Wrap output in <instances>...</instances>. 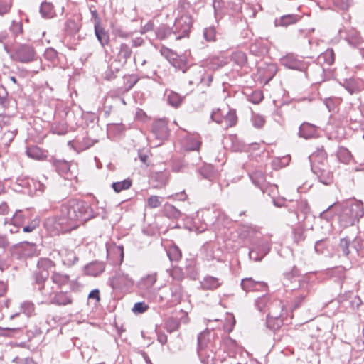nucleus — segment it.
<instances>
[{
	"instance_id": "1",
	"label": "nucleus",
	"mask_w": 364,
	"mask_h": 364,
	"mask_svg": "<svg viewBox=\"0 0 364 364\" xmlns=\"http://www.w3.org/2000/svg\"><path fill=\"white\" fill-rule=\"evenodd\" d=\"M94 216L92 209L87 203L71 199L61 205L58 215L47 218L44 226L51 234L58 235L75 229Z\"/></svg>"
},
{
	"instance_id": "2",
	"label": "nucleus",
	"mask_w": 364,
	"mask_h": 364,
	"mask_svg": "<svg viewBox=\"0 0 364 364\" xmlns=\"http://www.w3.org/2000/svg\"><path fill=\"white\" fill-rule=\"evenodd\" d=\"M191 26V16L190 14L185 13L176 19L171 29L166 26H161L157 31V36L159 38H164L173 33L176 35V39L179 40L188 36Z\"/></svg>"
},
{
	"instance_id": "3",
	"label": "nucleus",
	"mask_w": 364,
	"mask_h": 364,
	"mask_svg": "<svg viewBox=\"0 0 364 364\" xmlns=\"http://www.w3.org/2000/svg\"><path fill=\"white\" fill-rule=\"evenodd\" d=\"M187 79L191 85L198 86L204 85L209 86L213 80V75L209 74L207 79L205 78V70L202 66L194 65L186 70Z\"/></svg>"
},
{
	"instance_id": "4",
	"label": "nucleus",
	"mask_w": 364,
	"mask_h": 364,
	"mask_svg": "<svg viewBox=\"0 0 364 364\" xmlns=\"http://www.w3.org/2000/svg\"><path fill=\"white\" fill-rule=\"evenodd\" d=\"M35 284L43 298L42 303L48 304L53 296L55 290L50 281L47 278V274L44 273L35 279Z\"/></svg>"
},
{
	"instance_id": "5",
	"label": "nucleus",
	"mask_w": 364,
	"mask_h": 364,
	"mask_svg": "<svg viewBox=\"0 0 364 364\" xmlns=\"http://www.w3.org/2000/svg\"><path fill=\"white\" fill-rule=\"evenodd\" d=\"M9 250L12 256L21 259L34 256L36 254L37 247L34 243L22 242L12 245Z\"/></svg>"
},
{
	"instance_id": "6",
	"label": "nucleus",
	"mask_w": 364,
	"mask_h": 364,
	"mask_svg": "<svg viewBox=\"0 0 364 364\" xmlns=\"http://www.w3.org/2000/svg\"><path fill=\"white\" fill-rule=\"evenodd\" d=\"M364 215V208L361 202L355 201L343 210L342 218H346V225H353Z\"/></svg>"
},
{
	"instance_id": "7",
	"label": "nucleus",
	"mask_w": 364,
	"mask_h": 364,
	"mask_svg": "<svg viewBox=\"0 0 364 364\" xmlns=\"http://www.w3.org/2000/svg\"><path fill=\"white\" fill-rule=\"evenodd\" d=\"M35 55L36 52L33 47L27 45H21L14 50L11 58L14 60L28 63L35 60Z\"/></svg>"
},
{
	"instance_id": "8",
	"label": "nucleus",
	"mask_w": 364,
	"mask_h": 364,
	"mask_svg": "<svg viewBox=\"0 0 364 364\" xmlns=\"http://www.w3.org/2000/svg\"><path fill=\"white\" fill-rule=\"evenodd\" d=\"M311 170L316 174L321 183L324 185H329L333 181V173L328 168L327 165L320 166L319 164L311 165Z\"/></svg>"
},
{
	"instance_id": "9",
	"label": "nucleus",
	"mask_w": 364,
	"mask_h": 364,
	"mask_svg": "<svg viewBox=\"0 0 364 364\" xmlns=\"http://www.w3.org/2000/svg\"><path fill=\"white\" fill-rule=\"evenodd\" d=\"M23 223L22 215L21 211L16 212L14 215L11 222H5L4 229L6 232L11 234L16 233L19 231L21 225Z\"/></svg>"
},
{
	"instance_id": "10",
	"label": "nucleus",
	"mask_w": 364,
	"mask_h": 364,
	"mask_svg": "<svg viewBox=\"0 0 364 364\" xmlns=\"http://www.w3.org/2000/svg\"><path fill=\"white\" fill-rule=\"evenodd\" d=\"M38 270L35 273V279L38 276L46 273L47 278L49 277V272L55 267V263L50 259L41 258L37 264Z\"/></svg>"
},
{
	"instance_id": "11",
	"label": "nucleus",
	"mask_w": 364,
	"mask_h": 364,
	"mask_svg": "<svg viewBox=\"0 0 364 364\" xmlns=\"http://www.w3.org/2000/svg\"><path fill=\"white\" fill-rule=\"evenodd\" d=\"M282 64L292 70H302L305 68V64L293 55H287L284 57L282 59Z\"/></svg>"
},
{
	"instance_id": "12",
	"label": "nucleus",
	"mask_w": 364,
	"mask_h": 364,
	"mask_svg": "<svg viewBox=\"0 0 364 364\" xmlns=\"http://www.w3.org/2000/svg\"><path fill=\"white\" fill-rule=\"evenodd\" d=\"M152 132L157 139H166L168 132L166 122L162 119L154 122L152 125Z\"/></svg>"
},
{
	"instance_id": "13",
	"label": "nucleus",
	"mask_w": 364,
	"mask_h": 364,
	"mask_svg": "<svg viewBox=\"0 0 364 364\" xmlns=\"http://www.w3.org/2000/svg\"><path fill=\"white\" fill-rule=\"evenodd\" d=\"M317 134V127L308 123L304 122L301 124L299 129V135L306 139L315 137Z\"/></svg>"
},
{
	"instance_id": "14",
	"label": "nucleus",
	"mask_w": 364,
	"mask_h": 364,
	"mask_svg": "<svg viewBox=\"0 0 364 364\" xmlns=\"http://www.w3.org/2000/svg\"><path fill=\"white\" fill-rule=\"evenodd\" d=\"M311 165L319 164L320 166L327 165V154L323 147L318 148L309 157Z\"/></svg>"
},
{
	"instance_id": "15",
	"label": "nucleus",
	"mask_w": 364,
	"mask_h": 364,
	"mask_svg": "<svg viewBox=\"0 0 364 364\" xmlns=\"http://www.w3.org/2000/svg\"><path fill=\"white\" fill-rule=\"evenodd\" d=\"M212 333L210 331H205L199 334L198 337V353L199 356H203L202 351L209 347Z\"/></svg>"
},
{
	"instance_id": "16",
	"label": "nucleus",
	"mask_w": 364,
	"mask_h": 364,
	"mask_svg": "<svg viewBox=\"0 0 364 364\" xmlns=\"http://www.w3.org/2000/svg\"><path fill=\"white\" fill-rule=\"evenodd\" d=\"M73 299L66 292L60 291L55 293L52 296L48 304H55L58 306H65L72 304Z\"/></svg>"
},
{
	"instance_id": "17",
	"label": "nucleus",
	"mask_w": 364,
	"mask_h": 364,
	"mask_svg": "<svg viewBox=\"0 0 364 364\" xmlns=\"http://www.w3.org/2000/svg\"><path fill=\"white\" fill-rule=\"evenodd\" d=\"M221 284L220 279L212 276H207L200 282V286L203 290H215Z\"/></svg>"
},
{
	"instance_id": "18",
	"label": "nucleus",
	"mask_w": 364,
	"mask_h": 364,
	"mask_svg": "<svg viewBox=\"0 0 364 364\" xmlns=\"http://www.w3.org/2000/svg\"><path fill=\"white\" fill-rule=\"evenodd\" d=\"M342 86L350 94L359 92L362 90V83L355 79H346L343 80Z\"/></svg>"
},
{
	"instance_id": "19",
	"label": "nucleus",
	"mask_w": 364,
	"mask_h": 364,
	"mask_svg": "<svg viewBox=\"0 0 364 364\" xmlns=\"http://www.w3.org/2000/svg\"><path fill=\"white\" fill-rule=\"evenodd\" d=\"M105 270V265L102 262H91L87 264L85 268V272L86 274L96 277L103 272Z\"/></svg>"
},
{
	"instance_id": "20",
	"label": "nucleus",
	"mask_w": 364,
	"mask_h": 364,
	"mask_svg": "<svg viewBox=\"0 0 364 364\" xmlns=\"http://www.w3.org/2000/svg\"><path fill=\"white\" fill-rule=\"evenodd\" d=\"M309 211V207L306 201L301 200L296 202V208L295 210V214L299 222L304 221Z\"/></svg>"
},
{
	"instance_id": "21",
	"label": "nucleus",
	"mask_w": 364,
	"mask_h": 364,
	"mask_svg": "<svg viewBox=\"0 0 364 364\" xmlns=\"http://www.w3.org/2000/svg\"><path fill=\"white\" fill-rule=\"evenodd\" d=\"M156 273L148 274L141 279L139 283V287L143 291H149L156 283Z\"/></svg>"
},
{
	"instance_id": "22",
	"label": "nucleus",
	"mask_w": 364,
	"mask_h": 364,
	"mask_svg": "<svg viewBox=\"0 0 364 364\" xmlns=\"http://www.w3.org/2000/svg\"><path fill=\"white\" fill-rule=\"evenodd\" d=\"M95 36L102 47L107 45L109 42V35L101 25H95Z\"/></svg>"
},
{
	"instance_id": "23",
	"label": "nucleus",
	"mask_w": 364,
	"mask_h": 364,
	"mask_svg": "<svg viewBox=\"0 0 364 364\" xmlns=\"http://www.w3.org/2000/svg\"><path fill=\"white\" fill-rule=\"evenodd\" d=\"M52 282L55 284L58 287L60 288L64 285H67L70 281L69 275L58 272H53L51 275Z\"/></svg>"
},
{
	"instance_id": "24",
	"label": "nucleus",
	"mask_w": 364,
	"mask_h": 364,
	"mask_svg": "<svg viewBox=\"0 0 364 364\" xmlns=\"http://www.w3.org/2000/svg\"><path fill=\"white\" fill-rule=\"evenodd\" d=\"M132 49L127 44H122L117 54V60L122 65L125 64L127 60L131 57Z\"/></svg>"
},
{
	"instance_id": "25",
	"label": "nucleus",
	"mask_w": 364,
	"mask_h": 364,
	"mask_svg": "<svg viewBox=\"0 0 364 364\" xmlns=\"http://www.w3.org/2000/svg\"><path fill=\"white\" fill-rule=\"evenodd\" d=\"M263 282H257L252 278H245L241 282V287L245 291H255L257 286H263Z\"/></svg>"
},
{
	"instance_id": "26",
	"label": "nucleus",
	"mask_w": 364,
	"mask_h": 364,
	"mask_svg": "<svg viewBox=\"0 0 364 364\" xmlns=\"http://www.w3.org/2000/svg\"><path fill=\"white\" fill-rule=\"evenodd\" d=\"M26 154L28 157L36 160H43L46 159V155L44 151L36 146L28 147L26 150Z\"/></svg>"
},
{
	"instance_id": "27",
	"label": "nucleus",
	"mask_w": 364,
	"mask_h": 364,
	"mask_svg": "<svg viewBox=\"0 0 364 364\" xmlns=\"http://www.w3.org/2000/svg\"><path fill=\"white\" fill-rule=\"evenodd\" d=\"M237 117L235 110L230 109L224 117L223 127L224 129L233 127L237 124Z\"/></svg>"
},
{
	"instance_id": "28",
	"label": "nucleus",
	"mask_w": 364,
	"mask_h": 364,
	"mask_svg": "<svg viewBox=\"0 0 364 364\" xmlns=\"http://www.w3.org/2000/svg\"><path fill=\"white\" fill-rule=\"evenodd\" d=\"M299 19V16L294 14H288L282 16L279 19V22L278 23L279 25L282 26H287L289 25L295 23Z\"/></svg>"
},
{
	"instance_id": "29",
	"label": "nucleus",
	"mask_w": 364,
	"mask_h": 364,
	"mask_svg": "<svg viewBox=\"0 0 364 364\" xmlns=\"http://www.w3.org/2000/svg\"><path fill=\"white\" fill-rule=\"evenodd\" d=\"M250 176L253 183L259 188H262L263 183L265 181L264 173L262 171H257L252 173Z\"/></svg>"
},
{
	"instance_id": "30",
	"label": "nucleus",
	"mask_w": 364,
	"mask_h": 364,
	"mask_svg": "<svg viewBox=\"0 0 364 364\" xmlns=\"http://www.w3.org/2000/svg\"><path fill=\"white\" fill-rule=\"evenodd\" d=\"M132 186V181L124 179L122 181L113 183L112 186L116 193H119L123 190L129 189Z\"/></svg>"
},
{
	"instance_id": "31",
	"label": "nucleus",
	"mask_w": 364,
	"mask_h": 364,
	"mask_svg": "<svg viewBox=\"0 0 364 364\" xmlns=\"http://www.w3.org/2000/svg\"><path fill=\"white\" fill-rule=\"evenodd\" d=\"M40 12L43 17L51 18L53 16V6L50 3L43 2L40 7Z\"/></svg>"
},
{
	"instance_id": "32",
	"label": "nucleus",
	"mask_w": 364,
	"mask_h": 364,
	"mask_svg": "<svg viewBox=\"0 0 364 364\" xmlns=\"http://www.w3.org/2000/svg\"><path fill=\"white\" fill-rule=\"evenodd\" d=\"M231 60L235 64L242 66L247 61V57L245 53L242 51H236L231 55Z\"/></svg>"
},
{
	"instance_id": "33",
	"label": "nucleus",
	"mask_w": 364,
	"mask_h": 364,
	"mask_svg": "<svg viewBox=\"0 0 364 364\" xmlns=\"http://www.w3.org/2000/svg\"><path fill=\"white\" fill-rule=\"evenodd\" d=\"M167 255L171 261H178L182 256L180 249L176 245H172L169 247Z\"/></svg>"
},
{
	"instance_id": "34",
	"label": "nucleus",
	"mask_w": 364,
	"mask_h": 364,
	"mask_svg": "<svg viewBox=\"0 0 364 364\" xmlns=\"http://www.w3.org/2000/svg\"><path fill=\"white\" fill-rule=\"evenodd\" d=\"M53 164L60 173H65L70 169V166L66 161L54 159Z\"/></svg>"
},
{
	"instance_id": "35",
	"label": "nucleus",
	"mask_w": 364,
	"mask_h": 364,
	"mask_svg": "<svg viewBox=\"0 0 364 364\" xmlns=\"http://www.w3.org/2000/svg\"><path fill=\"white\" fill-rule=\"evenodd\" d=\"M24 326L25 325L23 323H20L17 326L0 328V330L3 331L0 334L2 336H11L13 333L21 331Z\"/></svg>"
},
{
	"instance_id": "36",
	"label": "nucleus",
	"mask_w": 364,
	"mask_h": 364,
	"mask_svg": "<svg viewBox=\"0 0 364 364\" xmlns=\"http://www.w3.org/2000/svg\"><path fill=\"white\" fill-rule=\"evenodd\" d=\"M262 252L259 254L257 250H251L249 252V257L251 259L254 261H260L262 257L267 254L269 251V248L263 247L262 248Z\"/></svg>"
},
{
	"instance_id": "37",
	"label": "nucleus",
	"mask_w": 364,
	"mask_h": 364,
	"mask_svg": "<svg viewBox=\"0 0 364 364\" xmlns=\"http://www.w3.org/2000/svg\"><path fill=\"white\" fill-rule=\"evenodd\" d=\"M168 102L173 107H177L182 102V97L176 92H171L168 95Z\"/></svg>"
},
{
	"instance_id": "38",
	"label": "nucleus",
	"mask_w": 364,
	"mask_h": 364,
	"mask_svg": "<svg viewBox=\"0 0 364 364\" xmlns=\"http://www.w3.org/2000/svg\"><path fill=\"white\" fill-rule=\"evenodd\" d=\"M180 323L177 319L171 318L166 323V328L167 331L171 333L178 329Z\"/></svg>"
},
{
	"instance_id": "39",
	"label": "nucleus",
	"mask_w": 364,
	"mask_h": 364,
	"mask_svg": "<svg viewBox=\"0 0 364 364\" xmlns=\"http://www.w3.org/2000/svg\"><path fill=\"white\" fill-rule=\"evenodd\" d=\"M21 310L23 314L28 316H31L35 309L34 304L28 301H23L21 305Z\"/></svg>"
},
{
	"instance_id": "40",
	"label": "nucleus",
	"mask_w": 364,
	"mask_h": 364,
	"mask_svg": "<svg viewBox=\"0 0 364 364\" xmlns=\"http://www.w3.org/2000/svg\"><path fill=\"white\" fill-rule=\"evenodd\" d=\"M350 242L351 241L348 237H344L340 240L339 247L345 256L350 254L349 246Z\"/></svg>"
},
{
	"instance_id": "41",
	"label": "nucleus",
	"mask_w": 364,
	"mask_h": 364,
	"mask_svg": "<svg viewBox=\"0 0 364 364\" xmlns=\"http://www.w3.org/2000/svg\"><path fill=\"white\" fill-rule=\"evenodd\" d=\"M216 31L213 26H210L204 29L203 36L207 41H214L215 39Z\"/></svg>"
},
{
	"instance_id": "42",
	"label": "nucleus",
	"mask_w": 364,
	"mask_h": 364,
	"mask_svg": "<svg viewBox=\"0 0 364 364\" xmlns=\"http://www.w3.org/2000/svg\"><path fill=\"white\" fill-rule=\"evenodd\" d=\"M117 282L119 284H124V285H129V284H133V281L132 279L129 277L128 274H125L122 272H118L117 274V278H116Z\"/></svg>"
},
{
	"instance_id": "43",
	"label": "nucleus",
	"mask_w": 364,
	"mask_h": 364,
	"mask_svg": "<svg viewBox=\"0 0 364 364\" xmlns=\"http://www.w3.org/2000/svg\"><path fill=\"white\" fill-rule=\"evenodd\" d=\"M225 115L223 112L220 109H217L216 110H213L211 113L210 118L213 121L215 122L218 124H223V119Z\"/></svg>"
},
{
	"instance_id": "44",
	"label": "nucleus",
	"mask_w": 364,
	"mask_h": 364,
	"mask_svg": "<svg viewBox=\"0 0 364 364\" xmlns=\"http://www.w3.org/2000/svg\"><path fill=\"white\" fill-rule=\"evenodd\" d=\"M201 145V141L197 137H191L188 139L187 149L191 151L198 150Z\"/></svg>"
},
{
	"instance_id": "45",
	"label": "nucleus",
	"mask_w": 364,
	"mask_h": 364,
	"mask_svg": "<svg viewBox=\"0 0 364 364\" xmlns=\"http://www.w3.org/2000/svg\"><path fill=\"white\" fill-rule=\"evenodd\" d=\"M200 174L206 179H210L213 176V166L211 165H204L199 170Z\"/></svg>"
},
{
	"instance_id": "46",
	"label": "nucleus",
	"mask_w": 364,
	"mask_h": 364,
	"mask_svg": "<svg viewBox=\"0 0 364 364\" xmlns=\"http://www.w3.org/2000/svg\"><path fill=\"white\" fill-rule=\"evenodd\" d=\"M171 291L172 296L175 297L176 299L181 298L182 295V287L180 284L177 282L173 283L171 287Z\"/></svg>"
},
{
	"instance_id": "47",
	"label": "nucleus",
	"mask_w": 364,
	"mask_h": 364,
	"mask_svg": "<svg viewBox=\"0 0 364 364\" xmlns=\"http://www.w3.org/2000/svg\"><path fill=\"white\" fill-rule=\"evenodd\" d=\"M269 299L267 296H262L256 301V306L259 311H262L264 310L267 304L269 303Z\"/></svg>"
},
{
	"instance_id": "48",
	"label": "nucleus",
	"mask_w": 364,
	"mask_h": 364,
	"mask_svg": "<svg viewBox=\"0 0 364 364\" xmlns=\"http://www.w3.org/2000/svg\"><path fill=\"white\" fill-rule=\"evenodd\" d=\"M326 63L328 65H332L334 62V52L333 49H327L321 55Z\"/></svg>"
},
{
	"instance_id": "49",
	"label": "nucleus",
	"mask_w": 364,
	"mask_h": 364,
	"mask_svg": "<svg viewBox=\"0 0 364 364\" xmlns=\"http://www.w3.org/2000/svg\"><path fill=\"white\" fill-rule=\"evenodd\" d=\"M161 205V201L159 196H151L147 199V205L151 208H159Z\"/></svg>"
},
{
	"instance_id": "50",
	"label": "nucleus",
	"mask_w": 364,
	"mask_h": 364,
	"mask_svg": "<svg viewBox=\"0 0 364 364\" xmlns=\"http://www.w3.org/2000/svg\"><path fill=\"white\" fill-rule=\"evenodd\" d=\"M252 122L255 127L261 128L264 126L265 120L262 116L254 114L252 117Z\"/></svg>"
},
{
	"instance_id": "51",
	"label": "nucleus",
	"mask_w": 364,
	"mask_h": 364,
	"mask_svg": "<svg viewBox=\"0 0 364 364\" xmlns=\"http://www.w3.org/2000/svg\"><path fill=\"white\" fill-rule=\"evenodd\" d=\"M148 309V305L144 302H137L134 305L132 311L135 314H142L145 312Z\"/></svg>"
},
{
	"instance_id": "52",
	"label": "nucleus",
	"mask_w": 364,
	"mask_h": 364,
	"mask_svg": "<svg viewBox=\"0 0 364 364\" xmlns=\"http://www.w3.org/2000/svg\"><path fill=\"white\" fill-rule=\"evenodd\" d=\"M57 51L53 48H48L44 52L45 58L50 61H53L57 58Z\"/></svg>"
},
{
	"instance_id": "53",
	"label": "nucleus",
	"mask_w": 364,
	"mask_h": 364,
	"mask_svg": "<svg viewBox=\"0 0 364 364\" xmlns=\"http://www.w3.org/2000/svg\"><path fill=\"white\" fill-rule=\"evenodd\" d=\"M334 5L340 9L346 10L350 6V0H333Z\"/></svg>"
},
{
	"instance_id": "54",
	"label": "nucleus",
	"mask_w": 364,
	"mask_h": 364,
	"mask_svg": "<svg viewBox=\"0 0 364 364\" xmlns=\"http://www.w3.org/2000/svg\"><path fill=\"white\" fill-rule=\"evenodd\" d=\"M11 6V2L10 1H0V15H4L5 14H7Z\"/></svg>"
},
{
	"instance_id": "55",
	"label": "nucleus",
	"mask_w": 364,
	"mask_h": 364,
	"mask_svg": "<svg viewBox=\"0 0 364 364\" xmlns=\"http://www.w3.org/2000/svg\"><path fill=\"white\" fill-rule=\"evenodd\" d=\"M77 260L75 253L72 251L68 252L67 258L63 259V263L67 265L73 264Z\"/></svg>"
},
{
	"instance_id": "56",
	"label": "nucleus",
	"mask_w": 364,
	"mask_h": 364,
	"mask_svg": "<svg viewBox=\"0 0 364 364\" xmlns=\"http://www.w3.org/2000/svg\"><path fill=\"white\" fill-rule=\"evenodd\" d=\"M31 183L33 184V188L36 191H39L42 192L46 188V185L44 184V183L43 181H36L33 179H32L31 181V182H28L29 186H31Z\"/></svg>"
},
{
	"instance_id": "57",
	"label": "nucleus",
	"mask_w": 364,
	"mask_h": 364,
	"mask_svg": "<svg viewBox=\"0 0 364 364\" xmlns=\"http://www.w3.org/2000/svg\"><path fill=\"white\" fill-rule=\"evenodd\" d=\"M51 129L53 133L59 135L65 134L66 133V128L64 125L53 124Z\"/></svg>"
},
{
	"instance_id": "58",
	"label": "nucleus",
	"mask_w": 364,
	"mask_h": 364,
	"mask_svg": "<svg viewBox=\"0 0 364 364\" xmlns=\"http://www.w3.org/2000/svg\"><path fill=\"white\" fill-rule=\"evenodd\" d=\"M38 226V222L33 220L31 223L26 225L23 228L24 232H31Z\"/></svg>"
},
{
	"instance_id": "59",
	"label": "nucleus",
	"mask_w": 364,
	"mask_h": 364,
	"mask_svg": "<svg viewBox=\"0 0 364 364\" xmlns=\"http://www.w3.org/2000/svg\"><path fill=\"white\" fill-rule=\"evenodd\" d=\"M186 164L182 161H178L173 164L172 169L174 172L183 171Z\"/></svg>"
},
{
	"instance_id": "60",
	"label": "nucleus",
	"mask_w": 364,
	"mask_h": 364,
	"mask_svg": "<svg viewBox=\"0 0 364 364\" xmlns=\"http://www.w3.org/2000/svg\"><path fill=\"white\" fill-rule=\"evenodd\" d=\"M171 276L173 278V279L178 281H180L183 278L181 270L179 269H173L171 273Z\"/></svg>"
},
{
	"instance_id": "61",
	"label": "nucleus",
	"mask_w": 364,
	"mask_h": 364,
	"mask_svg": "<svg viewBox=\"0 0 364 364\" xmlns=\"http://www.w3.org/2000/svg\"><path fill=\"white\" fill-rule=\"evenodd\" d=\"M9 246V242L5 235H0V248L6 250Z\"/></svg>"
},
{
	"instance_id": "62",
	"label": "nucleus",
	"mask_w": 364,
	"mask_h": 364,
	"mask_svg": "<svg viewBox=\"0 0 364 364\" xmlns=\"http://www.w3.org/2000/svg\"><path fill=\"white\" fill-rule=\"evenodd\" d=\"M157 339L159 343L164 345L167 342V336L164 333H158Z\"/></svg>"
},
{
	"instance_id": "63",
	"label": "nucleus",
	"mask_w": 364,
	"mask_h": 364,
	"mask_svg": "<svg viewBox=\"0 0 364 364\" xmlns=\"http://www.w3.org/2000/svg\"><path fill=\"white\" fill-rule=\"evenodd\" d=\"M90 299H95L97 301H100V291L98 289H94L89 294Z\"/></svg>"
},
{
	"instance_id": "64",
	"label": "nucleus",
	"mask_w": 364,
	"mask_h": 364,
	"mask_svg": "<svg viewBox=\"0 0 364 364\" xmlns=\"http://www.w3.org/2000/svg\"><path fill=\"white\" fill-rule=\"evenodd\" d=\"M323 240H318L316 242L314 248L316 252L321 253L323 252Z\"/></svg>"
}]
</instances>
